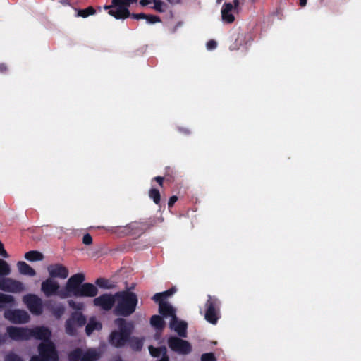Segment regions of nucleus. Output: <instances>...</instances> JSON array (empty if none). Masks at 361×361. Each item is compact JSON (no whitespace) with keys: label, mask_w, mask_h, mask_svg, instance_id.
Segmentation results:
<instances>
[{"label":"nucleus","mask_w":361,"mask_h":361,"mask_svg":"<svg viewBox=\"0 0 361 361\" xmlns=\"http://www.w3.org/2000/svg\"><path fill=\"white\" fill-rule=\"evenodd\" d=\"M6 331L9 337L13 340H28V328L8 326Z\"/></svg>","instance_id":"2eb2a0df"},{"label":"nucleus","mask_w":361,"mask_h":361,"mask_svg":"<svg viewBox=\"0 0 361 361\" xmlns=\"http://www.w3.org/2000/svg\"><path fill=\"white\" fill-rule=\"evenodd\" d=\"M145 20L149 24H154L157 23H160L161 21V18L159 16H155V15H152V14H149V15L147 14V17L145 18Z\"/></svg>","instance_id":"4c0bfd02"},{"label":"nucleus","mask_w":361,"mask_h":361,"mask_svg":"<svg viewBox=\"0 0 361 361\" xmlns=\"http://www.w3.org/2000/svg\"><path fill=\"white\" fill-rule=\"evenodd\" d=\"M68 303L69 307L74 310H80L82 309V307H83L82 303L75 302L73 300H69L68 301Z\"/></svg>","instance_id":"a19ab883"},{"label":"nucleus","mask_w":361,"mask_h":361,"mask_svg":"<svg viewBox=\"0 0 361 361\" xmlns=\"http://www.w3.org/2000/svg\"><path fill=\"white\" fill-rule=\"evenodd\" d=\"M173 173V170L171 169L170 167H166V174H165V177L167 178L168 176H170V178H172V175L171 174Z\"/></svg>","instance_id":"603ef678"},{"label":"nucleus","mask_w":361,"mask_h":361,"mask_svg":"<svg viewBox=\"0 0 361 361\" xmlns=\"http://www.w3.org/2000/svg\"><path fill=\"white\" fill-rule=\"evenodd\" d=\"M93 285L94 286V284ZM95 286H98L106 290L114 289L116 288V285L114 282L103 277L97 278L95 280Z\"/></svg>","instance_id":"412c9836"},{"label":"nucleus","mask_w":361,"mask_h":361,"mask_svg":"<svg viewBox=\"0 0 361 361\" xmlns=\"http://www.w3.org/2000/svg\"><path fill=\"white\" fill-rule=\"evenodd\" d=\"M0 290L15 293H21L24 290V285L13 279L3 277L0 279Z\"/></svg>","instance_id":"9b49d317"},{"label":"nucleus","mask_w":361,"mask_h":361,"mask_svg":"<svg viewBox=\"0 0 361 361\" xmlns=\"http://www.w3.org/2000/svg\"><path fill=\"white\" fill-rule=\"evenodd\" d=\"M245 44V38L243 34L238 33L235 38V41L230 45L231 50H238L240 47Z\"/></svg>","instance_id":"c756f323"},{"label":"nucleus","mask_w":361,"mask_h":361,"mask_svg":"<svg viewBox=\"0 0 361 361\" xmlns=\"http://www.w3.org/2000/svg\"><path fill=\"white\" fill-rule=\"evenodd\" d=\"M154 180L157 181L159 185L162 187L163 186V182H164V177H161V176H156L153 178Z\"/></svg>","instance_id":"3c124183"},{"label":"nucleus","mask_w":361,"mask_h":361,"mask_svg":"<svg viewBox=\"0 0 361 361\" xmlns=\"http://www.w3.org/2000/svg\"><path fill=\"white\" fill-rule=\"evenodd\" d=\"M178 197L176 195H173L169 198V200L168 202V207L169 208L172 207L174 204L177 202Z\"/></svg>","instance_id":"de8ad7c7"},{"label":"nucleus","mask_w":361,"mask_h":361,"mask_svg":"<svg viewBox=\"0 0 361 361\" xmlns=\"http://www.w3.org/2000/svg\"><path fill=\"white\" fill-rule=\"evenodd\" d=\"M17 267L18 269L19 272L21 274L27 275L30 276H35L36 275V271L34 269H32L28 264L25 262L20 261L17 263Z\"/></svg>","instance_id":"aec40b11"},{"label":"nucleus","mask_w":361,"mask_h":361,"mask_svg":"<svg viewBox=\"0 0 361 361\" xmlns=\"http://www.w3.org/2000/svg\"><path fill=\"white\" fill-rule=\"evenodd\" d=\"M154 226L152 221H133L122 227L121 233L126 235L139 237Z\"/></svg>","instance_id":"0eeeda50"},{"label":"nucleus","mask_w":361,"mask_h":361,"mask_svg":"<svg viewBox=\"0 0 361 361\" xmlns=\"http://www.w3.org/2000/svg\"><path fill=\"white\" fill-rule=\"evenodd\" d=\"M23 301L32 314L35 315H40L42 314V300L37 295L35 294H27L23 297Z\"/></svg>","instance_id":"1a4fd4ad"},{"label":"nucleus","mask_w":361,"mask_h":361,"mask_svg":"<svg viewBox=\"0 0 361 361\" xmlns=\"http://www.w3.org/2000/svg\"><path fill=\"white\" fill-rule=\"evenodd\" d=\"M300 1V5L302 7H304L307 4V0H299Z\"/></svg>","instance_id":"6e6d98bb"},{"label":"nucleus","mask_w":361,"mask_h":361,"mask_svg":"<svg viewBox=\"0 0 361 361\" xmlns=\"http://www.w3.org/2000/svg\"><path fill=\"white\" fill-rule=\"evenodd\" d=\"M157 361H169V357L167 353H165V355H164V356H162L161 357V359Z\"/></svg>","instance_id":"5fc2aeb1"},{"label":"nucleus","mask_w":361,"mask_h":361,"mask_svg":"<svg viewBox=\"0 0 361 361\" xmlns=\"http://www.w3.org/2000/svg\"><path fill=\"white\" fill-rule=\"evenodd\" d=\"M99 358V355L94 349H88L85 353L82 352L81 361H96Z\"/></svg>","instance_id":"c85d7f7f"},{"label":"nucleus","mask_w":361,"mask_h":361,"mask_svg":"<svg viewBox=\"0 0 361 361\" xmlns=\"http://www.w3.org/2000/svg\"><path fill=\"white\" fill-rule=\"evenodd\" d=\"M96 13V9L90 6L85 9H78L77 10V17L87 18L90 16L94 15Z\"/></svg>","instance_id":"473e14b6"},{"label":"nucleus","mask_w":361,"mask_h":361,"mask_svg":"<svg viewBox=\"0 0 361 361\" xmlns=\"http://www.w3.org/2000/svg\"><path fill=\"white\" fill-rule=\"evenodd\" d=\"M114 324L118 329L111 332L109 336V342L115 348H123L130 340V336L134 330V324L133 322H128L126 319L121 317L116 318L114 320Z\"/></svg>","instance_id":"7ed1b4c3"},{"label":"nucleus","mask_w":361,"mask_h":361,"mask_svg":"<svg viewBox=\"0 0 361 361\" xmlns=\"http://www.w3.org/2000/svg\"><path fill=\"white\" fill-rule=\"evenodd\" d=\"M143 338H139L135 336H130V340L128 343L130 347L135 351H140L143 347Z\"/></svg>","instance_id":"5701e85b"},{"label":"nucleus","mask_w":361,"mask_h":361,"mask_svg":"<svg viewBox=\"0 0 361 361\" xmlns=\"http://www.w3.org/2000/svg\"><path fill=\"white\" fill-rule=\"evenodd\" d=\"M217 43L215 40L211 39L207 43V47L208 49H214L216 47Z\"/></svg>","instance_id":"09e8293b"},{"label":"nucleus","mask_w":361,"mask_h":361,"mask_svg":"<svg viewBox=\"0 0 361 361\" xmlns=\"http://www.w3.org/2000/svg\"><path fill=\"white\" fill-rule=\"evenodd\" d=\"M0 255L3 256L5 258L8 257V255L6 250L4 249V244L0 241Z\"/></svg>","instance_id":"8fccbe9b"},{"label":"nucleus","mask_w":361,"mask_h":361,"mask_svg":"<svg viewBox=\"0 0 361 361\" xmlns=\"http://www.w3.org/2000/svg\"><path fill=\"white\" fill-rule=\"evenodd\" d=\"M154 6L151 8L154 9L158 13H164L168 9V5L161 0H153Z\"/></svg>","instance_id":"7c9ffc66"},{"label":"nucleus","mask_w":361,"mask_h":361,"mask_svg":"<svg viewBox=\"0 0 361 361\" xmlns=\"http://www.w3.org/2000/svg\"><path fill=\"white\" fill-rule=\"evenodd\" d=\"M162 294L163 293H157L152 296V299L159 305L161 303H166V299L163 297Z\"/></svg>","instance_id":"ea45409f"},{"label":"nucleus","mask_w":361,"mask_h":361,"mask_svg":"<svg viewBox=\"0 0 361 361\" xmlns=\"http://www.w3.org/2000/svg\"><path fill=\"white\" fill-rule=\"evenodd\" d=\"M148 349L151 356L153 357H159L160 356L162 357L164 355H165V353H167L166 347L164 345L158 348H155L153 345H149Z\"/></svg>","instance_id":"bb28decb"},{"label":"nucleus","mask_w":361,"mask_h":361,"mask_svg":"<svg viewBox=\"0 0 361 361\" xmlns=\"http://www.w3.org/2000/svg\"><path fill=\"white\" fill-rule=\"evenodd\" d=\"M102 327V324L99 322H97L94 319H90L85 327L86 334L90 336L94 331L100 330Z\"/></svg>","instance_id":"cd10ccee"},{"label":"nucleus","mask_w":361,"mask_h":361,"mask_svg":"<svg viewBox=\"0 0 361 361\" xmlns=\"http://www.w3.org/2000/svg\"><path fill=\"white\" fill-rule=\"evenodd\" d=\"M159 312L164 317H171L172 319L173 316H176L175 309L169 302L159 304Z\"/></svg>","instance_id":"6ab92c4d"},{"label":"nucleus","mask_w":361,"mask_h":361,"mask_svg":"<svg viewBox=\"0 0 361 361\" xmlns=\"http://www.w3.org/2000/svg\"><path fill=\"white\" fill-rule=\"evenodd\" d=\"M49 277L51 279L59 278L65 279L68 276L69 271L67 267L62 264H52L47 267Z\"/></svg>","instance_id":"ddd939ff"},{"label":"nucleus","mask_w":361,"mask_h":361,"mask_svg":"<svg viewBox=\"0 0 361 361\" xmlns=\"http://www.w3.org/2000/svg\"><path fill=\"white\" fill-rule=\"evenodd\" d=\"M9 68L6 63H0V73L1 74H6L8 73Z\"/></svg>","instance_id":"49530a36"},{"label":"nucleus","mask_w":361,"mask_h":361,"mask_svg":"<svg viewBox=\"0 0 361 361\" xmlns=\"http://www.w3.org/2000/svg\"><path fill=\"white\" fill-rule=\"evenodd\" d=\"M11 274L9 264L4 259H0V277L6 276Z\"/></svg>","instance_id":"f704fd0d"},{"label":"nucleus","mask_w":361,"mask_h":361,"mask_svg":"<svg viewBox=\"0 0 361 361\" xmlns=\"http://www.w3.org/2000/svg\"><path fill=\"white\" fill-rule=\"evenodd\" d=\"M146 17H147V14H145L144 13H130V17L129 18H131L135 19V20L145 19Z\"/></svg>","instance_id":"79ce46f5"},{"label":"nucleus","mask_w":361,"mask_h":361,"mask_svg":"<svg viewBox=\"0 0 361 361\" xmlns=\"http://www.w3.org/2000/svg\"><path fill=\"white\" fill-rule=\"evenodd\" d=\"M85 274L78 273L72 275L67 281L65 287L60 289L59 283L54 279L49 277L41 284V290L47 298L57 295L65 299L75 298H94L98 295L97 287L91 283H84Z\"/></svg>","instance_id":"f257e3e1"},{"label":"nucleus","mask_w":361,"mask_h":361,"mask_svg":"<svg viewBox=\"0 0 361 361\" xmlns=\"http://www.w3.org/2000/svg\"><path fill=\"white\" fill-rule=\"evenodd\" d=\"M68 319H71V321H73L74 323H75V324L79 327L83 326L87 322L86 317L80 312H73Z\"/></svg>","instance_id":"4be33fe9"},{"label":"nucleus","mask_w":361,"mask_h":361,"mask_svg":"<svg viewBox=\"0 0 361 361\" xmlns=\"http://www.w3.org/2000/svg\"><path fill=\"white\" fill-rule=\"evenodd\" d=\"M176 291V288L175 287H172L170 289L161 292L163 295V297L166 300L169 297L171 296L173 293H175Z\"/></svg>","instance_id":"c03bdc74"},{"label":"nucleus","mask_w":361,"mask_h":361,"mask_svg":"<svg viewBox=\"0 0 361 361\" xmlns=\"http://www.w3.org/2000/svg\"><path fill=\"white\" fill-rule=\"evenodd\" d=\"M13 303V296L0 293V310L6 308L7 305L12 306Z\"/></svg>","instance_id":"393cba45"},{"label":"nucleus","mask_w":361,"mask_h":361,"mask_svg":"<svg viewBox=\"0 0 361 361\" xmlns=\"http://www.w3.org/2000/svg\"><path fill=\"white\" fill-rule=\"evenodd\" d=\"M69 361H81L82 358V350L77 348L71 351L68 355Z\"/></svg>","instance_id":"2f4dec72"},{"label":"nucleus","mask_w":361,"mask_h":361,"mask_svg":"<svg viewBox=\"0 0 361 361\" xmlns=\"http://www.w3.org/2000/svg\"><path fill=\"white\" fill-rule=\"evenodd\" d=\"M4 361H23V359L14 353H8L6 356Z\"/></svg>","instance_id":"e433bc0d"},{"label":"nucleus","mask_w":361,"mask_h":361,"mask_svg":"<svg viewBox=\"0 0 361 361\" xmlns=\"http://www.w3.org/2000/svg\"><path fill=\"white\" fill-rule=\"evenodd\" d=\"M237 10L234 8V4L232 3H224L221 11L223 22L228 24L233 23L235 21V16L232 11Z\"/></svg>","instance_id":"f3484780"},{"label":"nucleus","mask_w":361,"mask_h":361,"mask_svg":"<svg viewBox=\"0 0 361 361\" xmlns=\"http://www.w3.org/2000/svg\"><path fill=\"white\" fill-rule=\"evenodd\" d=\"M39 355H34L30 361H58V352L51 341H42L38 346Z\"/></svg>","instance_id":"39448f33"},{"label":"nucleus","mask_w":361,"mask_h":361,"mask_svg":"<svg viewBox=\"0 0 361 361\" xmlns=\"http://www.w3.org/2000/svg\"><path fill=\"white\" fill-rule=\"evenodd\" d=\"M92 237L91 236L90 234L89 233H86L83 235L82 237V243L83 244H85V245H90L91 244H92Z\"/></svg>","instance_id":"37998d69"},{"label":"nucleus","mask_w":361,"mask_h":361,"mask_svg":"<svg viewBox=\"0 0 361 361\" xmlns=\"http://www.w3.org/2000/svg\"><path fill=\"white\" fill-rule=\"evenodd\" d=\"M46 307L53 314V315L60 319L65 312V307L61 303H56L54 301L49 300L45 302Z\"/></svg>","instance_id":"a211bd4d"},{"label":"nucleus","mask_w":361,"mask_h":361,"mask_svg":"<svg viewBox=\"0 0 361 361\" xmlns=\"http://www.w3.org/2000/svg\"><path fill=\"white\" fill-rule=\"evenodd\" d=\"M136 0H111V4L104 5V10L116 20H125L130 17V7Z\"/></svg>","instance_id":"20e7f679"},{"label":"nucleus","mask_w":361,"mask_h":361,"mask_svg":"<svg viewBox=\"0 0 361 361\" xmlns=\"http://www.w3.org/2000/svg\"><path fill=\"white\" fill-rule=\"evenodd\" d=\"M201 361H216V358L214 353H207L202 355Z\"/></svg>","instance_id":"58836bf2"},{"label":"nucleus","mask_w":361,"mask_h":361,"mask_svg":"<svg viewBox=\"0 0 361 361\" xmlns=\"http://www.w3.org/2000/svg\"><path fill=\"white\" fill-rule=\"evenodd\" d=\"M25 258L30 262L42 261L44 259V255L37 250H31L25 254Z\"/></svg>","instance_id":"a878e982"},{"label":"nucleus","mask_w":361,"mask_h":361,"mask_svg":"<svg viewBox=\"0 0 361 361\" xmlns=\"http://www.w3.org/2000/svg\"><path fill=\"white\" fill-rule=\"evenodd\" d=\"M5 341H6L5 336H2V335L0 334V344L4 343Z\"/></svg>","instance_id":"4d7b16f0"},{"label":"nucleus","mask_w":361,"mask_h":361,"mask_svg":"<svg viewBox=\"0 0 361 361\" xmlns=\"http://www.w3.org/2000/svg\"><path fill=\"white\" fill-rule=\"evenodd\" d=\"M149 196L156 204H159L161 195L159 190L156 188H151L149 191Z\"/></svg>","instance_id":"c9c22d12"},{"label":"nucleus","mask_w":361,"mask_h":361,"mask_svg":"<svg viewBox=\"0 0 361 361\" xmlns=\"http://www.w3.org/2000/svg\"><path fill=\"white\" fill-rule=\"evenodd\" d=\"M75 323H74L73 321H71V319H68L66 321L65 324V331L66 333L69 336H75L77 333V330L75 328Z\"/></svg>","instance_id":"72a5a7b5"},{"label":"nucleus","mask_w":361,"mask_h":361,"mask_svg":"<svg viewBox=\"0 0 361 361\" xmlns=\"http://www.w3.org/2000/svg\"><path fill=\"white\" fill-rule=\"evenodd\" d=\"M168 345L171 350L180 355H188L192 351V345L188 341L176 336L169 337Z\"/></svg>","instance_id":"6e6552de"},{"label":"nucleus","mask_w":361,"mask_h":361,"mask_svg":"<svg viewBox=\"0 0 361 361\" xmlns=\"http://www.w3.org/2000/svg\"><path fill=\"white\" fill-rule=\"evenodd\" d=\"M170 328L174 330L180 337H187L188 324L186 322L179 320L177 316H173L169 323Z\"/></svg>","instance_id":"dca6fc26"},{"label":"nucleus","mask_w":361,"mask_h":361,"mask_svg":"<svg viewBox=\"0 0 361 361\" xmlns=\"http://www.w3.org/2000/svg\"><path fill=\"white\" fill-rule=\"evenodd\" d=\"M221 302L215 296L208 295L205 303L204 319L212 324H216L219 319Z\"/></svg>","instance_id":"423d86ee"},{"label":"nucleus","mask_w":361,"mask_h":361,"mask_svg":"<svg viewBox=\"0 0 361 361\" xmlns=\"http://www.w3.org/2000/svg\"><path fill=\"white\" fill-rule=\"evenodd\" d=\"M153 0H136L133 4L138 3L142 7H145L152 3Z\"/></svg>","instance_id":"a18cd8bd"},{"label":"nucleus","mask_w":361,"mask_h":361,"mask_svg":"<svg viewBox=\"0 0 361 361\" xmlns=\"http://www.w3.org/2000/svg\"><path fill=\"white\" fill-rule=\"evenodd\" d=\"M4 317L13 324H25L30 320L27 312L22 310H7L4 312Z\"/></svg>","instance_id":"f8f14e48"},{"label":"nucleus","mask_w":361,"mask_h":361,"mask_svg":"<svg viewBox=\"0 0 361 361\" xmlns=\"http://www.w3.org/2000/svg\"><path fill=\"white\" fill-rule=\"evenodd\" d=\"M28 340L35 338L43 341H50L51 336V331L44 326H37L33 329H28Z\"/></svg>","instance_id":"4468645a"},{"label":"nucleus","mask_w":361,"mask_h":361,"mask_svg":"<svg viewBox=\"0 0 361 361\" xmlns=\"http://www.w3.org/2000/svg\"><path fill=\"white\" fill-rule=\"evenodd\" d=\"M117 302L114 309L116 316L127 317L133 314L138 303L137 295L128 290L115 293Z\"/></svg>","instance_id":"f03ea898"},{"label":"nucleus","mask_w":361,"mask_h":361,"mask_svg":"<svg viewBox=\"0 0 361 361\" xmlns=\"http://www.w3.org/2000/svg\"><path fill=\"white\" fill-rule=\"evenodd\" d=\"M222 0H216V2L218 4H219ZM233 4H234V8L235 9H238V7H239V0H233Z\"/></svg>","instance_id":"864d4df0"},{"label":"nucleus","mask_w":361,"mask_h":361,"mask_svg":"<svg viewBox=\"0 0 361 361\" xmlns=\"http://www.w3.org/2000/svg\"><path fill=\"white\" fill-rule=\"evenodd\" d=\"M150 324L158 331H161L165 326V322L159 315H153L150 319Z\"/></svg>","instance_id":"b1692460"},{"label":"nucleus","mask_w":361,"mask_h":361,"mask_svg":"<svg viewBox=\"0 0 361 361\" xmlns=\"http://www.w3.org/2000/svg\"><path fill=\"white\" fill-rule=\"evenodd\" d=\"M167 1L171 4H176L180 2V0H167Z\"/></svg>","instance_id":"13d9d810"},{"label":"nucleus","mask_w":361,"mask_h":361,"mask_svg":"<svg viewBox=\"0 0 361 361\" xmlns=\"http://www.w3.org/2000/svg\"><path fill=\"white\" fill-rule=\"evenodd\" d=\"M116 303L115 294L104 293L93 300L95 307H99L102 310L109 312L114 307Z\"/></svg>","instance_id":"9d476101"}]
</instances>
